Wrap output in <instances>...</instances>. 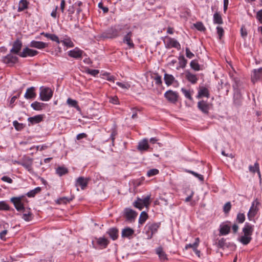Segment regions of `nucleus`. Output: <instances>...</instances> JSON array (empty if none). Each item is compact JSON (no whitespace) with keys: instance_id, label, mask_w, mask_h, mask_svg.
I'll list each match as a JSON object with an SVG mask.
<instances>
[{"instance_id":"nucleus-24","label":"nucleus","mask_w":262,"mask_h":262,"mask_svg":"<svg viewBox=\"0 0 262 262\" xmlns=\"http://www.w3.org/2000/svg\"><path fill=\"white\" fill-rule=\"evenodd\" d=\"M43 120L42 115H38L28 118V121L32 124H37L41 122Z\"/></svg>"},{"instance_id":"nucleus-35","label":"nucleus","mask_w":262,"mask_h":262,"mask_svg":"<svg viewBox=\"0 0 262 262\" xmlns=\"http://www.w3.org/2000/svg\"><path fill=\"white\" fill-rule=\"evenodd\" d=\"M67 103L69 106L76 108L78 111L80 110V107L78 106V102L76 100L69 98L67 99Z\"/></svg>"},{"instance_id":"nucleus-17","label":"nucleus","mask_w":262,"mask_h":262,"mask_svg":"<svg viewBox=\"0 0 262 262\" xmlns=\"http://www.w3.org/2000/svg\"><path fill=\"white\" fill-rule=\"evenodd\" d=\"M22 47V42L19 40H16L13 45V47L11 49L10 52L12 53L18 54Z\"/></svg>"},{"instance_id":"nucleus-40","label":"nucleus","mask_w":262,"mask_h":262,"mask_svg":"<svg viewBox=\"0 0 262 262\" xmlns=\"http://www.w3.org/2000/svg\"><path fill=\"white\" fill-rule=\"evenodd\" d=\"M28 7V2L27 0H21L19 3V6L18 8V11H24Z\"/></svg>"},{"instance_id":"nucleus-38","label":"nucleus","mask_w":262,"mask_h":262,"mask_svg":"<svg viewBox=\"0 0 262 262\" xmlns=\"http://www.w3.org/2000/svg\"><path fill=\"white\" fill-rule=\"evenodd\" d=\"M56 171L57 174L61 177L67 174L68 172V169L64 167L59 166L57 168Z\"/></svg>"},{"instance_id":"nucleus-23","label":"nucleus","mask_w":262,"mask_h":262,"mask_svg":"<svg viewBox=\"0 0 262 262\" xmlns=\"http://www.w3.org/2000/svg\"><path fill=\"white\" fill-rule=\"evenodd\" d=\"M202 97H209V93L208 90L205 87H200L198 92V94L196 96L198 98H200Z\"/></svg>"},{"instance_id":"nucleus-16","label":"nucleus","mask_w":262,"mask_h":262,"mask_svg":"<svg viewBox=\"0 0 262 262\" xmlns=\"http://www.w3.org/2000/svg\"><path fill=\"white\" fill-rule=\"evenodd\" d=\"M134 230L129 227H126L122 229L121 232V236L122 237H126L130 239L134 234Z\"/></svg>"},{"instance_id":"nucleus-54","label":"nucleus","mask_w":262,"mask_h":262,"mask_svg":"<svg viewBox=\"0 0 262 262\" xmlns=\"http://www.w3.org/2000/svg\"><path fill=\"white\" fill-rule=\"evenodd\" d=\"M9 206L4 201L0 202V210H8Z\"/></svg>"},{"instance_id":"nucleus-33","label":"nucleus","mask_w":262,"mask_h":262,"mask_svg":"<svg viewBox=\"0 0 262 262\" xmlns=\"http://www.w3.org/2000/svg\"><path fill=\"white\" fill-rule=\"evenodd\" d=\"M156 253L159 255L161 260H164L167 259V256L165 252L163 251L162 247H159L156 249Z\"/></svg>"},{"instance_id":"nucleus-10","label":"nucleus","mask_w":262,"mask_h":262,"mask_svg":"<svg viewBox=\"0 0 262 262\" xmlns=\"http://www.w3.org/2000/svg\"><path fill=\"white\" fill-rule=\"evenodd\" d=\"M124 215L126 220L130 222L134 221L137 215V213L130 208H125L124 211Z\"/></svg>"},{"instance_id":"nucleus-63","label":"nucleus","mask_w":262,"mask_h":262,"mask_svg":"<svg viewBox=\"0 0 262 262\" xmlns=\"http://www.w3.org/2000/svg\"><path fill=\"white\" fill-rule=\"evenodd\" d=\"M50 39L52 41L56 42L57 43H59L60 42V41L58 38V37L55 34H52L50 37Z\"/></svg>"},{"instance_id":"nucleus-42","label":"nucleus","mask_w":262,"mask_h":262,"mask_svg":"<svg viewBox=\"0 0 262 262\" xmlns=\"http://www.w3.org/2000/svg\"><path fill=\"white\" fill-rule=\"evenodd\" d=\"M233 98L235 103L236 104H238L239 102V100L242 98V95L238 90L237 89L235 91Z\"/></svg>"},{"instance_id":"nucleus-15","label":"nucleus","mask_w":262,"mask_h":262,"mask_svg":"<svg viewBox=\"0 0 262 262\" xmlns=\"http://www.w3.org/2000/svg\"><path fill=\"white\" fill-rule=\"evenodd\" d=\"M30 47L31 48H35L38 49H42L48 47V43L35 40H32L30 43Z\"/></svg>"},{"instance_id":"nucleus-49","label":"nucleus","mask_w":262,"mask_h":262,"mask_svg":"<svg viewBox=\"0 0 262 262\" xmlns=\"http://www.w3.org/2000/svg\"><path fill=\"white\" fill-rule=\"evenodd\" d=\"M190 65L191 68L192 69L194 70L195 71L200 70V65L196 60H192L190 62Z\"/></svg>"},{"instance_id":"nucleus-14","label":"nucleus","mask_w":262,"mask_h":262,"mask_svg":"<svg viewBox=\"0 0 262 262\" xmlns=\"http://www.w3.org/2000/svg\"><path fill=\"white\" fill-rule=\"evenodd\" d=\"M83 51L78 48H75L74 49L70 50L68 52V55L74 58H79L82 57Z\"/></svg>"},{"instance_id":"nucleus-48","label":"nucleus","mask_w":262,"mask_h":262,"mask_svg":"<svg viewBox=\"0 0 262 262\" xmlns=\"http://www.w3.org/2000/svg\"><path fill=\"white\" fill-rule=\"evenodd\" d=\"M13 125L17 130H21L25 127V125L23 123H20L16 120L13 122Z\"/></svg>"},{"instance_id":"nucleus-8","label":"nucleus","mask_w":262,"mask_h":262,"mask_svg":"<svg viewBox=\"0 0 262 262\" xmlns=\"http://www.w3.org/2000/svg\"><path fill=\"white\" fill-rule=\"evenodd\" d=\"M119 34L117 29L115 28H111L108 29L106 32L101 34L100 38H112L117 37Z\"/></svg>"},{"instance_id":"nucleus-25","label":"nucleus","mask_w":262,"mask_h":262,"mask_svg":"<svg viewBox=\"0 0 262 262\" xmlns=\"http://www.w3.org/2000/svg\"><path fill=\"white\" fill-rule=\"evenodd\" d=\"M230 230V227L226 224H222L220 225V233L222 235H225L226 234H228Z\"/></svg>"},{"instance_id":"nucleus-36","label":"nucleus","mask_w":262,"mask_h":262,"mask_svg":"<svg viewBox=\"0 0 262 262\" xmlns=\"http://www.w3.org/2000/svg\"><path fill=\"white\" fill-rule=\"evenodd\" d=\"M252 239L251 236L243 235L239 239V241L243 244L246 245L248 244Z\"/></svg>"},{"instance_id":"nucleus-56","label":"nucleus","mask_w":262,"mask_h":262,"mask_svg":"<svg viewBox=\"0 0 262 262\" xmlns=\"http://www.w3.org/2000/svg\"><path fill=\"white\" fill-rule=\"evenodd\" d=\"M117 85H118L119 87L121 88L122 89H129V88H130V85L127 83H121V82H117L116 83Z\"/></svg>"},{"instance_id":"nucleus-58","label":"nucleus","mask_w":262,"mask_h":262,"mask_svg":"<svg viewBox=\"0 0 262 262\" xmlns=\"http://www.w3.org/2000/svg\"><path fill=\"white\" fill-rule=\"evenodd\" d=\"M216 30L217 33L219 36V38L221 39L224 34V29H223L222 27L218 26L216 27Z\"/></svg>"},{"instance_id":"nucleus-59","label":"nucleus","mask_w":262,"mask_h":262,"mask_svg":"<svg viewBox=\"0 0 262 262\" xmlns=\"http://www.w3.org/2000/svg\"><path fill=\"white\" fill-rule=\"evenodd\" d=\"M86 72L91 75L95 76L99 73V71L98 70H92L89 69L86 70Z\"/></svg>"},{"instance_id":"nucleus-1","label":"nucleus","mask_w":262,"mask_h":262,"mask_svg":"<svg viewBox=\"0 0 262 262\" xmlns=\"http://www.w3.org/2000/svg\"><path fill=\"white\" fill-rule=\"evenodd\" d=\"M160 223H148L145 227V238L150 239L153 235L157 233L159 228L160 227Z\"/></svg>"},{"instance_id":"nucleus-37","label":"nucleus","mask_w":262,"mask_h":262,"mask_svg":"<svg viewBox=\"0 0 262 262\" xmlns=\"http://www.w3.org/2000/svg\"><path fill=\"white\" fill-rule=\"evenodd\" d=\"M200 244V239L199 237H196L195 239V242L193 244H187L185 246V249L186 250L188 249V248H192L193 250L195 249V248H198Z\"/></svg>"},{"instance_id":"nucleus-9","label":"nucleus","mask_w":262,"mask_h":262,"mask_svg":"<svg viewBox=\"0 0 262 262\" xmlns=\"http://www.w3.org/2000/svg\"><path fill=\"white\" fill-rule=\"evenodd\" d=\"M165 97L171 103H175L178 98V93L171 90L167 91L164 94Z\"/></svg>"},{"instance_id":"nucleus-39","label":"nucleus","mask_w":262,"mask_h":262,"mask_svg":"<svg viewBox=\"0 0 262 262\" xmlns=\"http://www.w3.org/2000/svg\"><path fill=\"white\" fill-rule=\"evenodd\" d=\"M213 22L214 24H223V20L221 15L216 12L213 15Z\"/></svg>"},{"instance_id":"nucleus-20","label":"nucleus","mask_w":262,"mask_h":262,"mask_svg":"<svg viewBox=\"0 0 262 262\" xmlns=\"http://www.w3.org/2000/svg\"><path fill=\"white\" fill-rule=\"evenodd\" d=\"M89 179H85L82 177H79L76 182V186H80L82 189H84L87 186Z\"/></svg>"},{"instance_id":"nucleus-18","label":"nucleus","mask_w":262,"mask_h":262,"mask_svg":"<svg viewBox=\"0 0 262 262\" xmlns=\"http://www.w3.org/2000/svg\"><path fill=\"white\" fill-rule=\"evenodd\" d=\"M254 226L248 223H246L243 228V232L244 235L251 236L253 232Z\"/></svg>"},{"instance_id":"nucleus-12","label":"nucleus","mask_w":262,"mask_h":262,"mask_svg":"<svg viewBox=\"0 0 262 262\" xmlns=\"http://www.w3.org/2000/svg\"><path fill=\"white\" fill-rule=\"evenodd\" d=\"M198 107L202 112L207 114L210 108V105L207 102L202 100L198 102Z\"/></svg>"},{"instance_id":"nucleus-30","label":"nucleus","mask_w":262,"mask_h":262,"mask_svg":"<svg viewBox=\"0 0 262 262\" xmlns=\"http://www.w3.org/2000/svg\"><path fill=\"white\" fill-rule=\"evenodd\" d=\"M186 77L187 79L193 84L197 82L198 78L195 75L192 74L189 72H186Z\"/></svg>"},{"instance_id":"nucleus-19","label":"nucleus","mask_w":262,"mask_h":262,"mask_svg":"<svg viewBox=\"0 0 262 262\" xmlns=\"http://www.w3.org/2000/svg\"><path fill=\"white\" fill-rule=\"evenodd\" d=\"M149 148V145L148 144V140L144 139L138 143L137 149L141 151H146Z\"/></svg>"},{"instance_id":"nucleus-31","label":"nucleus","mask_w":262,"mask_h":262,"mask_svg":"<svg viewBox=\"0 0 262 262\" xmlns=\"http://www.w3.org/2000/svg\"><path fill=\"white\" fill-rule=\"evenodd\" d=\"M249 170L250 172L252 173H255V172H257L259 177L260 178V172L259 170V164L257 162L255 163L254 166L250 165L249 166Z\"/></svg>"},{"instance_id":"nucleus-53","label":"nucleus","mask_w":262,"mask_h":262,"mask_svg":"<svg viewBox=\"0 0 262 262\" xmlns=\"http://www.w3.org/2000/svg\"><path fill=\"white\" fill-rule=\"evenodd\" d=\"M159 170L157 169H151L147 171V175L148 177H152L157 174Z\"/></svg>"},{"instance_id":"nucleus-5","label":"nucleus","mask_w":262,"mask_h":262,"mask_svg":"<svg viewBox=\"0 0 262 262\" xmlns=\"http://www.w3.org/2000/svg\"><path fill=\"white\" fill-rule=\"evenodd\" d=\"M164 42L167 48H175L179 49L181 47L180 44L176 39L169 36L165 37Z\"/></svg>"},{"instance_id":"nucleus-62","label":"nucleus","mask_w":262,"mask_h":262,"mask_svg":"<svg viewBox=\"0 0 262 262\" xmlns=\"http://www.w3.org/2000/svg\"><path fill=\"white\" fill-rule=\"evenodd\" d=\"M2 180L4 182H7L8 183H12L13 181L11 178L8 176H4L1 178Z\"/></svg>"},{"instance_id":"nucleus-26","label":"nucleus","mask_w":262,"mask_h":262,"mask_svg":"<svg viewBox=\"0 0 262 262\" xmlns=\"http://www.w3.org/2000/svg\"><path fill=\"white\" fill-rule=\"evenodd\" d=\"M32 161L33 160L32 159H29L27 161L21 163V165L30 173L33 172V169L32 167Z\"/></svg>"},{"instance_id":"nucleus-50","label":"nucleus","mask_w":262,"mask_h":262,"mask_svg":"<svg viewBox=\"0 0 262 262\" xmlns=\"http://www.w3.org/2000/svg\"><path fill=\"white\" fill-rule=\"evenodd\" d=\"M181 91L182 92V93H183V94L184 95V96H185L186 98H188L190 100H192V98L191 97V94H190V92L189 91L187 90L184 88H182Z\"/></svg>"},{"instance_id":"nucleus-46","label":"nucleus","mask_w":262,"mask_h":262,"mask_svg":"<svg viewBox=\"0 0 262 262\" xmlns=\"http://www.w3.org/2000/svg\"><path fill=\"white\" fill-rule=\"evenodd\" d=\"M236 221L238 223H243L245 221V214L242 213H238L237 215Z\"/></svg>"},{"instance_id":"nucleus-4","label":"nucleus","mask_w":262,"mask_h":262,"mask_svg":"<svg viewBox=\"0 0 262 262\" xmlns=\"http://www.w3.org/2000/svg\"><path fill=\"white\" fill-rule=\"evenodd\" d=\"M150 195H147L142 199L138 198L134 202V206L140 210H142L144 207H147L150 204Z\"/></svg>"},{"instance_id":"nucleus-2","label":"nucleus","mask_w":262,"mask_h":262,"mask_svg":"<svg viewBox=\"0 0 262 262\" xmlns=\"http://www.w3.org/2000/svg\"><path fill=\"white\" fill-rule=\"evenodd\" d=\"M259 205L260 203L257 199L252 202L247 214L249 220L252 221L253 220L258 211Z\"/></svg>"},{"instance_id":"nucleus-21","label":"nucleus","mask_w":262,"mask_h":262,"mask_svg":"<svg viewBox=\"0 0 262 262\" xmlns=\"http://www.w3.org/2000/svg\"><path fill=\"white\" fill-rule=\"evenodd\" d=\"M132 35V33L130 31L125 35L123 38V42L126 43L129 48L134 47V44L131 39Z\"/></svg>"},{"instance_id":"nucleus-3","label":"nucleus","mask_w":262,"mask_h":262,"mask_svg":"<svg viewBox=\"0 0 262 262\" xmlns=\"http://www.w3.org/2000/svg\"><path fill=\"white\" fill-rule=\"evenodd\" d=\"M40 98L42 101H49L53 96V91L49 88H44L43 86L40 88Z\"/></svg>"},{"instance_id":"nucleus-11","label":"nucleus","mask_w":262,"mask_h":262,"mask_svg":"<svg viewBox=\"0 0 262 262\" xmlns=\"http://www.w3.org/2000/svg\"><path fill=\"white\" fill-rule=\"evenodd\" d=\"M260 80H262V68L253 70L251 75L252 82L254 83Z\"/></svg>"},{"instance_id":"nucleus-61","label":"nucleus","mask_w":262,"mask_h":262,"mask_svg":"<svg viewBox=\"0 0 262 262\" xmlns=\"http://www.w3.org/2000/svg\"><path fill=\"white\" fill-rule=\"evenodd\" d=\"M186 55L187 57L190 59L192 58L194 56L188 48L186 49Z\"/></svg>"},{"instance_id":"nucleus-7","label":"nucleus","mask_w":262,"mask_h":262,"mask_svg":"<svg viewBox=\"0 0 262 262\" xmlns=\"http://www.w3.org/2000/svg\"><path fill=\"white\" fill-rule=\"evenodd\" d=\"M38 53L36 50L31 49L28 47L24 48L21 52L18 54V55L21 57H33Z\"/></svg>"},{"instance_id":"nucleus-51","label":"nucleus","mask_w":262,"mask_h":262,"mask_svg":"<svg viewBox=\"0 0 262 262\" xmlns=\"http://www.w3.org/2000/svg\"><path fill=\"white\" fill-rule=\"evenodd\" d=\"M72 198L68 199L66 197H62L58 200V202L59 204H67V203L70 202L72 200Z\"/></svg>"},{"instance_id":"nucleus-29","label":"nucleus","mask_w":262,"mask_h":262,"mask_svg":"<svg viewBox=\"0 0 262 262\" xmlns=\"http://www.w3.org/2000/svg\"><path fill=\"white\" fill-rule=\"evenodd\" d=\"M97 243L101 247L106 248L109 243V241L107 238L101 237L97 239Z\"/></svg>"},{"instance_id":"nucleus-55","label":"nucleus","mask_w":262,"mask_h":262,"mask_svg":"<svg viewBox=\"0 0 262 262\" xmlns=\"http://www.w3.org/2000/svg\"><path fill=\"white\" fill-rule=\"evenodd\" d=\"M231 208V205L230 202H228L226 203L224 206V208H223L224 212L225 213H228L229 212V211L230 210Z\"/></svg>"},{"instance_id":"nucleus-41","label":"nucleus","mask_w":262,"mask_h":262,"mask_svg":"<svg viewBox=\"0 0 262 262\" xmlns=\"http://www.w3.org/2000/svg\"><path fill=\"white\" fill-rule=\"evenodd\" d=\"M41 191V188L40 187H37L35 188V189L30 190L29 191L27 195L28 197L31 198L34 197L36 194L39 193Z\"/></svg>"},{"instance_id":"nucleus-13","label":"nucleus","mask_w":262,"mask_h":262,"mask_svg":"<svg viewBox=\"0 0 262 262\" xmlns=\"http://www.w3.org/2000/svg\"><path fill=\"white\" fill-rule=\"evenodd\" d=\"M3 61L6 64H13L17 62L18 58L9 54L3 57Z\"/></svg>"},{"instance_id":"nucleus-6","label":"nucleus","mask_w":262,"mask_h":262,"mask_svg":"<svg viewBox=\"0 0 262 262\" xmlns=\"http://www.w3.org/2000/svg\"><path fill=\"white\" fill-rule=\"evenodd\" d=\"M24 196L13 197L11 199V201L13 203L16 209L18 211L25 210L24 205L23 202Z\"/></svg>"},{"instance_id":"nucleus-32","label":"nucleus","mask_w":262,"mask_h":262,"mask_svg":"<svg viewBox=\"0 0 262 262\" xmlns=\"http://www.w3.org/2000/svg\"><path fill=\"white\" fill-rule=\"evenodd\" d=\"M164 79L166 84L170 85L173 83L174 78L172 75L166 73L164 74Z\"/></svg>"},{"instance_id":"nucleus-27","label":"nucleus","mask_w":262,"mask_h":262,"mask_svg":"<svg viewBox=\"0 0 262 262\" xmlns=\"http://www.w3.org/2000/svg\"><path fill=\"white\" fill-rule=\"evenodd\" d=\"M23 213L22 214V218L26 221H30L32 219V214L30 211V209L21 211Z\"/></svg>"},{"instance_id":"nucleus-60","label":"nucleus","mask_w":262,"mask_h":262,"mask_svg":"<svg viewBox=\"0 0 262 262\" xmlns=\"http://www.w3.org/2000/svg\"><path fill=\"white\" fill-rule=\"evenodd\" d=\"M225 241H226L224 238H222L221 239H220L217 243V247L221 248H224V247L226 245Z\"/></svg>"},{"instance_id":"nucleus-43","label":"nucleus","mask_w":262,"mask_h":262,"mask_svg":"<svg viewBox=\"0 0 262 262\" xmlns=\"http://www.w3.org/2000/svg\"><path fill=\"white\" fill-rule=\"evenodd\" d=\"M148 218V214L145 211L141 212L139 219V223L143 224Z\"/></svg>"},{"instance_id":"nucleus-22","label":"nucleus","mask_w":262,"mask_h":262,"mask_svg":"<svg viewBox=\"0 0 262 262\" xmlns=\"http://www.w3.org/2000/svg\"><path fill=\"white\" fill-rule=\"evenodd\" d=\"M34 91L35 88L34 87H31L27 89L24 95L25 98L27 99L34 98L36 97V94Z\"/></svg>"},{"instance_id":"nucleus-45","label":"nucleus","mask_w":262,"mask_h":262,"mask_svg":"<svg viewBox=\"0 0 262 262\" xmlns=\"http://www.w3.org/2000/svg\"><path fill=\"white\" fill-rule=\"evenodd\" d=\"M194 27L199 31H204L206 28L203 23L201 21H199L193 24Z\"/></svg>"},{"instance_id":"nucleus-47","label":"nucleus","mask_w":262,"mask_h":262,"mask_svg":"<svg viewBox=\"0 0 262 262\" xmlns=\"http://www.w3.org/2000/svg\"><path fill=\"white\" fill-rule=\"evenodd\" d=\"M180 67L182 68H184L187 64V61L185 58L184 56H181L179 58Z\"/></svg>"},{"instance_id":"nucleus-64","label":"nucleus","mask_w":262,"mask_h":262,"mask_svg":"<svg viewBox=\"0 0 262 262\" xmlns=\"http://www.w3.org/2000/svg\"><path fill=\"white\" fill-rule=\"evenodd\" d=\"M256 18L260 23H262V9L260 10L257 12Z\"/></svg>"},{"instance_id":"nucleus-34","label":"nucleus","mask_w":262,"mask_h":262,"mask_svg":"<svg viewBox=\"0 0 262 262\" xmlns=\"http://www.w3.org/2000/svg\"><path fill=\"white\" fill-rule=\"evenodd\" d=\"M60 42L67 47L73 48L74 47V44L70 37H66L63 40H61Z\"/></svg>"},{"instance_id":"nucleus-57","label":"nucleus","mask_w":262,"mask_h":262,"mask_svg":"<svg viewBox=\"0 0 262 262\" xmlns=\"http://www.w3.org/2000/svg\"><path fill=\"white\" fill-rule=\"evenodd\" d=\"M152 77L155 80L156 84H157V85H161L162 84V81L161 79V77L160 75L156 74L155 77Z\"/></svg>"},{"instance_id":"nucleus-28","label":"nucleus","mask_w":262,"mask_h":262,"mask_svg":"<svg viewBox=\"0 0 262 262\" xmlns=\"http://www.w3.org/2000/svg\"><path fill=\"white\" fill-rule=\"evenodd\" d=\"M107 233L113 240H116L118 236V230L115 228H112L108 230Z\"/></svg>"},{"instance_id":"nucleus-52","label":"nucleus","mask_w":262,"mask_h":262,"mask_svg":"<svg viewBox=\"0 0 262 262\" xmlns=\"http://www.w3.org/2000/svg\"><path fill=\"white\" fill-rule=\"evenodd\" d=\"M187 172L193 174L194 176L198 178L201 181H203L204 180V177L201 174H198V173H196L193 171L189 170H187Z\"/></svg>"},{"instance_id":"nucleus-44","label":"nucleus","mask_w":262,"mask_h":262,"mask_svg":"<svg viewBox=\"0 0 262 262\" xmlns=\"http://www.w3.org/2000/svg\"><path fill=\"white\" fill-rule=\"evenodd\" d=\"M43 103L35 101L32 103L31 105V107L35 110H41L43 106Z\"/></svg>"}]
</instances>
